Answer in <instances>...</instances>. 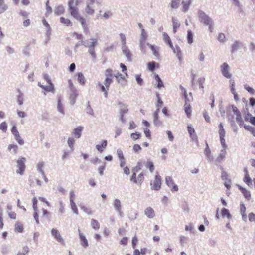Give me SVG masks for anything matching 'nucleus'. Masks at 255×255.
Returning a JSON list of instances; mask_svg holds the SVG:
<instances>
[{
    "mask_svg": "<svg viewBox=\"0 0 255 255\" xmlns=\"http://www.w3.org/2000/svg\"><path fill=\"white\" fill-rule=\"evenodd\" d=\"M74 142H75V140L73 138L69 137L68 138L67 143H68V146H69V147L71 149H73L74 144Z\"/></svg>",
    "mask_w": 255,
    "mask_h": 255,
    "instance_id": "52",
    "label": "nucleus"
},
{
    "mask_svg": "<svg viewBox=\"0 0 255 255\" xmlns=\"http://www.w3.org/2000/svg\"><path fill=\"white\" fill-rule=\"evenodd\" d=\"M181 0H172L170 2V6L172 9H177L179 6Z\"/></svg>",
    "mask_w": 255,
    "mask_h": 255,
    "instance_id": "28",
    "label": "nucleus"
},
{
    "mask_svg": "<svg viewBox=\"0 0 255 255\" xmlns=\"http://www.w3.org/2000/svg\"><path fill=\"white\" fill-rule=\"evenodd\" d=\"M7 8L4 0H0V14L3 13L7 9Z\"/></svg>",
    "mask_w": 255,
    "mask_h": 255,
    "instance_id": "36",
    "label": "nucleus"
},
{
    "mask_svg": "<svg viewBox=\"0 0 255 255\" xmlns=\"http://www.w3.org/2000/svg\"><path fill=\"white\" fill-rule=\"evenodd\" d=\"M78 80L81 84L84 85L85 84V79L82 73L78 74Z\"/></svg>",
    "mask_w": 255,
    "mask_h": 255,
    "instance_id": "45",
    "label": "nucleus"
},
{
    "mask_svg": "<svg viewBox=\"0 0 255 255\" xmlns=\"http://www.w3.org/2000/svg\"><path fill=\"white\" fill-rule=\"evenodd\" d=\"M187 41L189 44L193 43V34L191 30H188L187 31Z\"/></svg>",
    "mask_w": 255,
    "mask_h": 255,
    "instance_id": "44",
    "label": "nucleus"
},
{
    "mask_svg": "<svg viewBox=\"0 0 255 255\" xmlns=\"http://www.w3.org/2000/svg\"><path fill=\"white\" fill-rule=\"evenodd\" d=\"M89 2L87 3L85 8V12L87 15H93L95 13V10L93 5L95 2L94 0H88Z\"/></svg>",
    "mask_w": 255,
    "mask_h": 255,
    "instance_id": "7",
    "label": "nucleus"
},
{
    "mask_svg": "<svg viewBox=\"0 0 255 255\" xmlns=\"http://www.w3.org/2000/svg\"><path fill=\"white\" fill-rule=\"evenodd\" d=\"M15 139L16 140V141L20 145H23L24 144V141L20 136V134H18L14 136Z\"/></svg>",
    "mask_w": 255,
    "mask_h": 255,
    "instance_id": "51",
    "label": "nucleus"
},
{
    "mask_svg": "<svg viewBox=\"0 0 255 255\" xmlns=\"http://www.w3.org/2000/svg\"><path fill=\"white\" fill-rule=\"evenodd\" d=\"M159 108H157L154 113V123L155 125H157L158 123V113L159 112Z\"/></svg>",
    "mask_w": 255,
    "mask_h": 255,
    "instance_id": "46",
    "label": "nucleus"
},
{
    "mask_svg": "<svg viewBox=\"0 0 255 255\" xmlns=\"http://www.w3.org/2000/svg\"><path fill=\"white\" fill-rule=\"evenodd\" d=\"M75 198V195L74 191H70V202H71V207H76V204L74 202Z\"/></svg>",
    "mask_w": 255,
    "mask_h": 255,
    "instance_id": "32",
    "label": "nucleus"
},
{
    "mask_svg": "<svg viewBox=\"0 0 255 255\" xmlns=\"http://www.w3.org/2000/svg\"><path fill=\"white\" fill-rule=\"evenodd\" d=\"M221 178L224 181V185L228 189H230L231 188V180L229 178L228 174L223 171L221 174Z\"/></svg>",
    "mask_w": 255,
    "mask_h": 255,
    "instance_id": "10",
    "label": "nucleus"
},
{
    "mask_svg": "<svg viewBox=\"0 0 255 255\" xmlns=\"http://www.w3.org/2000/svg\"><path fill=\"white\" fill-rule=\"evenodd\" d=\"M136 80L137 83L139 85H142V84L143 83V80L141 78V76L140 75H137L136 76Z\"/></svg>",
    "mask_w": 255,
    "mask_h": 255,
    "instance_id": "62",
    "label": "nucleus"
},
{
    "mask_svg": "<svg viewBox=\"0 0 255 255\" xmlns=\"http://www.w3.org/2000/svg\"><path fill=\"white\" fill-rule=\"evenodd\" d=\"M165 182L167 186L170 188L172 192H177L178 190V187L174 182L173 178L170 176H167L165 178Z\"/></svg>",
    "mask_w": 255,
    "mask_h": 255,
    "instance_id": "6",
    "label": "nucleus"
},
{
    "mask_svg": "<svg viewBox=\"0 0 255 255\" xmlns=\"http://www.w3.org/2000/svg\"><path fill=\"white\" fill-rule=\"evenodd\" d=\"M83 129V127L79 126L77 128L73 129L72 131V135L76 138H79L81 136L82 131Z\"/></svg>",
    "mask_w": 255,
    "mask_h": 255,
    "instance_id": "17",
    "label": "nucleus"
},
{
    "mask_svg": "<svg viewBox=\"0 0 255 255\" xmlns=\"http://www.w3.org/2000/svg\"><path fill=\"white\" fill-rule=\"evenodd\" d=\"M105 79L104 81L105 86L101 83H99L98 85L100 87L102 92H104L105 97H108V90H109L110 85L113 82V78L115 77L112 69L108 68L105 71Z\"/></svg>",
    "mask_w": 255,
    "mask_h": 255,
    "instance_id": "2",
    "label": "nucleus"
},
{
    "mask_svg": "<svg viewBox=\"0 0 255 255\" xmlns=\"http://www.w3.org/2000/svg\"><path fill=\"white\" fill-rule=\"evenodd\" d=\"M38 200L39 202L42 203L40 204V205L44 206H48L49 205L48 202L45 201L43 198L40 197Z\"/></svg>",
    "mask_w": 255,
    "mask_h": 255,
    "instance_id": "60",
    "label": "nucleus"
},
{
    "mask_svg": "<svg viewBox=\"0 0 255 255\" xmlns=\"http://www.w3.org/2000/svg\"><path fill=\"white\" fill-rule=\"evenodd\" d=\"M239 189L247 200H249L251 199V195L249 190L241 186H239Z\"/></svg>",
    "mask_w": 255,
    "mask_h": 255,
    "instance_id": "18",
    "label": "nucleus"
},
{
    "mask_svg": "<svg viewBox=\"0 0 255 255\" xmlns=\"http://www.w3.org/2000/svg\"><path fill=\"white\" fill-rule=\"evenodd\" d=\"M91 42L89 45H85V47H87L89 48H94V47L97 45L98 41L96 39L92 38L91 39Z\"/></svg>",
    "mask_w": 255,
    "mask_h": 255,
    "instance_id": "42",
    "label": "nucleus"
},
{
    "mask_svg": "<svg viewBox=\"0 0 255 255\" xmlns=\"http://www.w3.org/2000/svg\"><path fill=\"white\" fill-rule=\"evenodd\" d=\"M24 230V227L22 223L20 222H17L14 225V231L17 233H22Z\"/></svg>",
    "mask_w": 255,
    "mask_h": 255,
    "instance_id": "21",
    "label": "nucleus"
},
{
    "mask_svg": "<svg viewBox=\"0 0 255 255\" xmlns=\"http://www.w3.org/2000/svg\"><path fill=\"white\" fill-rule=\"evenodd\" d=\"M146 167L148 168L151 172H152L154 170V165L152 162L147 161Z\"/></svg>",
    "mask_w": 255,
    "mask_h": 255,
    "instance_id": "48",
    "label": "nucleus"
},
{
    "mask_svg": "<svg viewBox=\"0 0 255 255\" xmlns=\"http://www.w3.org/2000/svg\"><path fill=\"white\" fill-rule=\"evenodd\" d=\"M174 53L176 54V56L179 61H181L182 60V53L179 47H177L176 48L173 47V49H172Z\"/></svg>",
    "mask_w": 255,
    "mask_h": 255,
    "instance_id": "24",
    "label": "nucleus"
},
{
    "mask_svg": "<svg viewBox=\"0 0 255 255\" xmlns=\"http://www.w3.org/2000/svg\"><path fill=\"white\" fill-rule=\"evenodd\" d=\"M91 224L93 229L95 230H98L100 228V225L98 223V222L95 220V219H92L91 222Z\"/></svg>",
    "mask_w": 255,
    "mask_h": 255,
    "instance_id": "39",
    "label": "nucleus"
},
{
    "mask_svg": "<svg viewBox=\"0 0 255 255\" xmlns=\"http://www.w3.org/2000/svg\"><path fill=\"white\" fill-rule=\"evenodd\" d=\"M221 214L223 217H227L228 219L231 218V216L229 213V211L228 209L226 208H223L221 210Z\"/></svg>",
    "mask_w": 255,
    "mask_h": 255,
    "instance_id": "35",
    "label": "nucleus"
},
{
    "mask_svg": "<svg viewBox=\"0 0 255 255\" xmlns=\"http://www.w3.org/2000/svg\"><path fill=\"white\" fill-rule=\"evenodd\" d=\"M115 77H116L117 81L118 83L120 82L121 80L126 81L125 77L119 72L115 74Z\"/></svg>",
    "mask_w": 255,
    "mask_h": 255,
    "instance_id": "43",
    "label": "nucleus"
},
{
    "mask_svg": "<svg viewBox=\"0 0 255 255\" xmlns=\"http://www.w3.org/2000/svg\"><path fill=\"white\" fill-rule=\"evenodd\" d=\"M191 4V0H187L186 1H183L182 2V11L183 12H186L189 8Z\"/></svg>",
    "mask_w": 255,
    "mask_h": 255,
    "instance_id": "20",
    "label": "nucleus"
},
{
    "mask_svg": "<svg viewBox=\"0 0 255 255\" xmlns=\"http://www.w3.org/2000/svg\"><path fill=\"white\" fill-rule=\"evenodd\" d=\"M141 136L139 132L133 133L131 134V137L133 140H136L139 139Z\"/></svg>",
    "mask_w": 255,
    "mask_h": 255,
    "instance_id": "58",
    "label": "nucleus"
},
{
    "mask_svg": "<svg viewBox=\"0 0 255 255\" xmlns=\"http://www.w3.org/2000/svg\"><path fill=\"white\" fill-rule=\"evenodd\" d=\"M147 65L148 69L151 71H153L155 68L156 62L154 61L149 62Z\"/></svg>",
    "mask_w": 255,
    "mask_h": 255,
    "instance_id": "49",
    "label": "nucleus"
},
{
    "mask_svg": "<svg viewBox=\"0 0 255 255\" xmlns=\"http://www.w3.org/2000/svg\"><path fill=\"white\" fill-rule=\"evenodd\" d=\"M198 16L200 22L204 25L208 26L210 32H212L213 30V26L212 19L202 11H200L198 12Z\"/></svg>",
    "mask_w": 255,
    "mask_h": 255,
    "instance_id": "3",
    "label": "nucleus"
},
{
    "mask_svg": "<svg viewBox=\"0 0 255 255\" xmlns=\"http://www.w3.org/2000/svg\"><path fill=\"white\" fill-rule=\"evenodd\" d=\"M154 78H155L156 81L157 83V87L159 89H160L161 88L163 87H164L163 83L162 81L161 80V79H160V78L159 77V75L157 74H155Z\"/></svg>",
    "mask_w": 255,
    "mask_h": 255,
    "instance_id": "29",
    "label": "nucleus"
},
{
    "mask_svg": "<svg viewBox=\"0 0 255 255\" xmlns=\"http://www.w3.org/2000/svg\"><path fill=\"white\" fill-rule=\"evenodd\" d=\"M0 129L6 132L7 129V125L5 122H3L0 124Z\"/></svg>",
    "mask_w": 255,
    "mask_h": 255,
    "instance_id": "47",
    "label": "nucleus"
},
{
    "mask_svg": "<svg viewBox=\"0 0 255 255\" xmlns=\"http://www.w3.org/2000/svg\"><path fill=\"white\" fill-rule=\"evenodd\" d=\"M29 252V248L27 246L24 247L22 252H19L17 255H25Z\"/></svg>",
    "mask_w": 255,
    "mask_h": 255,
    "instance_id": "53",
    "label": "nucleus"
},
{
    "mask_svg": "<svg viewBox=\"0 0 255 255\" xmlns=\"http://www.w3.org/2000/svg\"><path fill=\"white\" fill-rule=\"evenodd\" d=\"M203 116H204L205 120H206V121L207 122H208V123L210 122V117L209 116V115L208 114V113L206 110H205L203 112Z\"/></svg>",
    "mask_w": 255,
    "mask_h": 255,
    "instance_id": "63",
    "label": "nucleus"
},
{
    "mask_svg": "<svg viewBox=\"0 0 255 255\" xmlns=\"http://www.w3.org/2000/svg\"><path fill=\"white\" fill-rule=\"evenodd\" d=\"M156 97L157 99V103L156 106L158 107V108H159L160 107H161L162 106L163 101L161 100L159 93L156 94Z\"/></svg>",
    "mask_w": 255,
    "mask_h": 255,
    "instance_id": "50",
    "label": "nucleus"
},
{
    "mask_svg": "<svg viewBox=\"0 0 255 255\" xmlns=\"http://www.w3.org/2000/svg\"><path fill=\"white\" fill-rule=\"evenodd\" d=\"M43 78L48 85L47 86H44L42 85L40 82H39L38 83V85L46 91L52 92L53 93L54 92V87L51 82L49 76L47 74H45L43 75Z\"/></svg>",
    "mask_w": 255,
    "mask_h": 255,
    "instance_id": "4",
    "label": "nucleus"
},
{
    "mask_svg": "<svg viewBox=\"0 0 255 255\" xmlns=\"http://www.w3.org/2000/svg\"><path fill=\"white\" fill-rule=\"evenodd\" d=\"M58 109L60 112L64 113V108L60 99H58Z\"/></svg>",
    "mask_w": 255,
    "mask_h": 255,
    "instance_id": "57",
    "label": "nucleus"
},
{
    "mask_svg": "<svg viewBox=\"0 0 255 255\" xmlns=\"http://www.w3.org/2000/svg\"><path fill=\"white\" fill-rule=\"evenodd\" d=\"M117 156H118L119 160H123V159H125L124 154H123V152L121 149H118L117 150Z\"/></svg>",
    "mask_w": 255,
    "mask_h": 255,
    "instance_id": "54",
    "label": "nucleus"
},
{
    "mask_svg": "<svg viewBox=\"0 0 255 255\" xmlns=\"http://www.w3.org/2000/svg\"><path fill=\"white\" fill-rule=\"evenodd\" d=\"M120 36L121 38L122 45H123V46H125L126 44V38L125 35L124 34L120 33Z\"/></svg>",
    "mask_w": 255,
    "mask_h": 255,
    "instance_id": "61",
    "label": "nucleus"
},
{
    "mask_svg": "<svg viewBox=\"0 0 255 255\" xmlns=\"http://www.w3.org/2000/svg\"><path fill=\"white\" fill-rule=\"evenodd\" d=\"M152 189L156 190H158L161 188V178L159 175H156L155 179L152 183H151Z\"/></svg>",
    "mask_w": 255,
    "mask_h": 255,
    "instance_id": "8",
    "label": "nucleus"
},
{
    "mask_svg": "<svg viewBox=\"0 0 255 255\" xmlns=\"http://www.w3.org/2000/svg\"><path fill=\"white\" fill-rule=\"evenodd\" d=\"M163 39L165 43H166L171 48L173 49V45L172 44L171 39L168 34L166 32L162 33Z\"/></svg>",
    "mask_w": 255,
    "mask_h": 255,
    "instance_id": "16",
    "label": "nucleus"
},
{
    "mask_svg": "<svg viewBox=\"0 0 255 255\" xmlns=\"http://www.w3.org/2000/svg\"><path fill=\"white\" fill-rule=\"evenodd\" d=\"M122 51L128 60L131 61L132 60V54L129 49L125 46H123Z\"/></svg>",
    "mask_w": 255,
    "mask_h": 255,
    "instance_id": "19",
    "label": "nucleus"
},
{
    "mask_svg": "<svg viewBox=\"0 0 255 255\" xmlns=\"http://www.w3.org/2000/svg\"><path fill=\"white\" fill-rule=\"evenodd\" d=\"M241 45V43L238 41H235L232 46L231 52L234 53L238 50Z\"/></svg>",
    "mask_w": 255,
    "mask_h": 255,
    "instance_id": "31",
    "label": "nucleus"
},
{
    "mask_svg": "<svg viewBox=\"0 0 255 255\" xmlns=\"http://www.w3.org/2000/svg\"><path fill=\"white\" fill-rule=\"evenodd\" d=\"M25 162L26 158L23 157L19 158L17 161V167L18 168V169L17 170L16 172L21 175L24 174L26 168V165L25 164Z\"/></svg>",
    "mask_w": 255,
    "mask_h": 255,
    "instance_id": "5",
    "label": "nucleus"
},
{
    "mask_svg": "<svg viewBox=\"0 0 255 255\" xmlns=\"http://www.w3.org/2000/svg\"><path fill=\"white\" fill-rule=\"evenodd\" d=\"M147 45L149 46V47L150 48L151 50L152 51L153 54L156 56V57H159V53L158 52V49L157 48L155 47L154 45H151L149 43H147Z\"/></svg>",
    "mask_w": 255,
    "mask_h": 255,
    "instance_id": "34",
    "label": "nucleus"
},
{
    "mask_svg": "<svg viewBox=\"0 0 255 255\" xmlns=\"http://www.w3.org/2000/svg\"><path fill=\"white\" fill-rule=\"evenodd\" d=\"M138 242V240L137 237L136 236H134L132 239V246L133 249L136 248Z\"/></svg>",
    "mask_w": 255,
    "mask_h": 255,
    "instance_id": "55",
    "label": "nucleus"
},
{
    "mask_svg": "<svg viewBox=\"0 0 255 255\" xmlns=\"http://www.w3.org/2000/svg\"><path fill=\"white\" fill-rule=\"evenodd\" d=\"M79 3L78 0H69L68 1V10L71 16L81 23L84 31L87 33L89 30L88 24L86 19L80 13L77 7Z\"/></svg>",
    "mask_w": 255,
    "mask_h": 255,
    "instance_id": "1",
    "label": "nucleus"
},
{
    "mask_svg": "<svg viewBox=\"0 0 255 255\" xmlns=\"http://www.w3.org/2000/svg\"><path fill=\"white\" fill-rule=\"evenodd\" d=\"M79 237L82 246L84 248H87L88 246V242L86 237L81 233H79Z\"/></svg>",
    "mask_w": 255,
    "mask_h": 255,
    "instance_id": "23",
    "label": "nucleus"
},
{
    "mask_svg": "<svg viewBox=\"0 0 255 255\" xmlns=\"http://www.w3.org/2000/svg\"><path fill=\"white\" fill-rule=\"evenodd\" d=\"M221 71L223 75L227 78L231 77V74L229 72V66L225 62L221 66Z\"/></svg>",
    "mask_w": 255,
    "mask_h": 255,
    "instance_id": "9",
    "label": "nucleus"
},
{
    "mask_svg": "<svg viewBox=\"0 0 255 255\" xmlns=\"http://www.w3.org/2000/svg\"><path fill=\"white\" fill-rule=\"evenodd\" d=\"M8 149L10 151H12L14 154H16L17 152L18 147L17 145L15 144H10L8 146Z\"/></svg>",
    "mask_w": 255,
    "mask_h": 255,
    "instance_id": "41",
    "label": "nucleus"
},
{
    "mask_svg": "<svg viewBox=\"0 0 255 255\" xmlns=\"http://www.w3.org/2000/svg\"><path fill=\"white\" fill-rule=\"evenodd\" d=\"M172 23L173 31L174 33H175L177 32V29L180 27V24L177 19L174 18H172Z\"/></svg>",
    "mask_w": 255,
    "mask_h": 255,
    "instance_id": "26",
    "label": "nucleus"
},
{
    "mask_svg": "<svg viewBox=\"0 0 255 255\" xmlns=\"http://www.w3.org/2000/svg\"><path fill=\"white\" fill-rule=\"evenodd\" d=\"M252 180L251 177L249 175H244V177L243 178V181L249 186H250L252 185Z\"/></svg>",
    "mask_w": 255,
    "mask_h": 255,
    "instance_id": "37",
    "label": "nucleus"
},
{
    "mask_svg": "<svg viewBox=\"0 0 255 255\" xmlns=\"http://www.w3.org/2000/svg\"><path fill=\"white\" fill-rule=\"evenodd\" d=\"M187 129L188 132L190 135V137L193 139L196 138L197 136L195 134V131L194 128L192 127L191 126H188Z\"/></svg>",
    "mask_w": 255,
    "mask_h": 255,
    "instance_id": "27",
    "label": "nucleus"
},
{
    "mask_svg": "<svg viewBox=\"0 0 255 255\" xmlns=\"http://www.w3.org/2000/svg\"><path fill=\"white\" fill-rule=\"evenodd\" d=\"M190 100H187L185 101V104L184 105V109L185 112L188 118H190L191 117V113H192V108L189 102Z\"/></svg>",
    "mask_w": 255,
    "mask_h": 255,
    "instance_id": "13",
    "label": "nucleus"
},
{
    "mask_svg": "<svg viewBox=\"0 0 255 255\" xmlns=\"http://www.w3.org/2000/svg\"><path fill=\"white\" fill-rule=\"evenodd\" d=\"M131 181L135 183L141 184L144 180V173H141L138 176L137 178L136 177V173H133L131 177Z\"/></svg>",
    "mask_w": 255,
    "mask_h": 255,
    "instance_id": "11",
    "label": "nucleus"
},
{
    "mask_svg": "<svg viewBox=\"0 0 255 255\" xmlns=\"http://www.w3.org/2000/svg\"><path fill=\"white\" fill-rule=\"evenodd\" d=\"M60 22L66 26H72V23L68 18L64 17H61L59 19Z\"/></svg>",
    "mask_w": 255,
    "mask_h": 255,
    "instance_id": "22",
    "label": "nucleus"
},
{
    "mask_svg": "<svg viewBox=\"0 0 255 255\" xmlns=\"http://www.w3.org/2000/svg\"><path fill=\"white\" fill-rule=\"evenodd\" d=\"M144 132L147 138L150 139L151 138V132L150 130L148 128H145L144 129Z\"/></svg>",
    "mask_w": 255,
    "mask_h": 255,
    "instance_id": "59",
    "label": "nucleus"
},
{
    "mask_svg": "<svg viewBox=\"0 0 255 255\" xmlns=\"http://www.w3.org/2000/svg\"><path fill=\"white\" fill-rule=\"evenodd\" d=\"M51 234L54 238L59 242L63 245H64V240L61 237L59 232L56 229H52L51 230Z\"/></svg>",
    "mask_w": 255,
    "mask_h": 255,
    "instance_id": "12",
    "label": "nucleus"
},
{
    "mask_svg": "<svg viewBox=\"0 0 255 255\" xmlns=\"http://www.w3.org/2000/svg\"><path fill=\"white\" fill-rule=\"evenodd\" d=\"M112 16V13L110 11H106L104 13L103 17L104 19H107Z\"/></svg>",
    "mask_w": 255,
    "mask_h": 255,
    "instance_id": "64",
    "label": "nucleus"
},
{
    "mask_svg": "<svg viewBox=\"0 0 255 255\" xmlns=\"http://www.w3.org/2000/svg\"><path fill=\"white\" fill-rule=\"evenodd\" d=\"M147 38V35L144 29L141 30V34L140 40V47L142 50L143 49V47L145 45L146 40Z\"/></svg>",
    "mask_w": 255,
    "mask_h": 255,
    "instance_id": "15",
    "label": "nucleus"
},
{
    "mask_svg": "<svg viewBox=\"0 0 255 255\" xmlns=\"http://www.w3.org/2000/svg\"><path fill=\"white\" fill-rule=\"evenodd\" d=\"M219 134L220 135V137H225L226 132L224 129L222 123H220L219 125Z\"/></svg>",
    "mask_w": 255,
    "mask_h": 255,
    "instance_id": "33",
    "label": "nucleus"
},
{
    "mask_svg": "<svg viewBox=\"0 0 255 255\" xmlns=\"http://www.w3.org/2000/svg\"><path fill=\"white\" fill-rule=\"evenodd\" d=\"M145 212L149 218H152L154 216V211L152 208H146Z\"/></svg>",
    "mask_w": 255,
    "mask_h": 255,
    "instance_id": "38",
    "label": "nucleus"
},
{
    "mask_svg": "<svg viewBox=\"0 0 255 255\" xmlns=\"http://www.w3.org/2000/svg\"><path fill=\"white\" fill-rule=\"evenodd\" d=\"M65 12V8L64 6L62 4L57 5L54 8V12L55 15L57 16L61 15L63 14Z\"/></svg>",
    "mask_w": 255,
    "mask_h": 255,
    "instance_id": "14",
    "label": "nucleus"
},
{
    "mask_svg": "<svg viewBox=\"0 0 255 255\" xmlns=\"http://www.w3.org/2000/svg\"><path fill=\"white\" fill-rule=\"evenodd\" d=\"M107 146V140H104L101 145H97L96 146V148L101 153L103 151L104 149Z\"/></svg>",
    "mask_w": 255,
    "mask_h": 255,
    "instance_id": "25",
    "label": "nucleus"
},
{
    "mask_svg": "<svg viewBox=\"0 0 255 255\" xmlns=\"http://www.w3.org/2000/svg\"><path fill=\"white\" fill-rule=\"evenodd\" d=\"M226 37L224 34L220 33L218 36V40L221 42H224L225 41Z\"/></svg>",
    "mask_w": 255,
    "mask_h": 255,
    "instance_id": "56",
    "label": "nucleus"
},
{
    "mask_svg": "<svg viewBox=\"0 0 255 255\" xmlns=\"http://www.w3.org/2000/svg\"><path fill=\"white\" fill-rule=\"evenodd\" d=\"M246 121H249L252 125L255 126V117L252 116L251 114H248L245 117Z\"/></svg>",
    "mask_w": 255,
    "mask_h": 255,
    "instance_id": "30",
    "label": "nucleus"
},
{
    "mask_svg": "<svg viewBox=\"0 0 255 255\" xmlns=\"http://www.w3.org/2000/svg\"><path fill=\"white\" fill-rule=\"evenodd\" d=\"M49 0L47 1L46 2V12L45 13L46 16H48L49 14H50L52 12V9L51 7L49 5Z\"/></svg>",
    "mask_w": 255,
    "mask_h": 255,
    "instance_id": "40",
    "label": "nucleus"
}]
</instances>
